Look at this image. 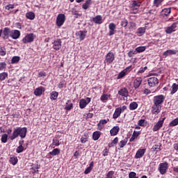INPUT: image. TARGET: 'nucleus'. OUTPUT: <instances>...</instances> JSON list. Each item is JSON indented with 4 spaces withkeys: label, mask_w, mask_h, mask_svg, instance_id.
<instances>
[{
    "label": "nucleus",
    "mask_w": 178,
    "mask_h": 178,
    "mask_svg": "<svg viewBox=\"0 0 178 178\" xmlns=\"http://www.w3.org/2000/svg\"><path fill=\"white\" fill-rule=\"evenodd\" d=\"M172 12V8H164L162 10V11L161 12V14L162 16H169L170 15Z\"/></svg>",
    "instance_id": "obj_27"
},
{
    "label": "nucleus",
    "mask_w": 178,
    "mask_h": 178,
    "mask_svg": "<svg viewBox=\"0 0 178 178\" xmlns=\"http://www.w3.org/2000/svg\"><path fill=\"white\" fill-rule=\"evenodd\" d=\"M145 49H147V47H145V46H140L136 48L135 51H136V54H141V52H144Z\"/></svg>",
    "instance_id": "obj_42"
},
{
    "label": "nucleus",
    "mask_w": 178,
    "mask_h": 178,
    "mask_svg": "<svg viewBox=\"0 0 178 178\" xmlns=\"http://www.w3.org/2000/svg\"><path fill=\"white\" fill-rule=\"evenodd\" d=\"M26 136H27V128L17 127L13 131L12 136H10L9 138L11 140H13L15 138H17L18 136H20L21 138H26Z\"/></svg>",
    "instance_id": "obj_1"
},
{
    "label": "nucleus",
    "mask_w": 178,
    "mask_h": 178,
    "mask_svg": "<svg viewBox=\"0 0 178 178\" xmlns=\"http://www.w3.org/2000/svg\"><path fill=\"white\" fill-rule=\"evenodd\" d=\"M92 22L95 23V24H102L104 23V20H102V16L97 15L96 17H93Z\"/></svg>",
    "instance_id": "obj_20"
},
{
    "label": "nucleus",
    "mask_w": 178,
    "mask_h": 178,
    "mask_svg": "<svg viewBox=\"0 0 178 178\" xmlns=\"http://www.w3.org/2000/svg\"><path fill=\"white\" fill-rule=\"evenodd\" d=\"M6 69V63H0V71L5 70Z\"/></svg>",
    "instance_id": "obj_58"
},
{
    "label": "nucleus",
    "mask_w": 178,
    "mask_h": 178,
    "mask_svg": "<svg viewBox=\"0 0 178 178\" xmlns=\"http://www.w3.org/2000/svg\"><path fill=\"white\" fill-rule=\"evenodd\" d=\"M177 54H178L177 50L169 49V50H167V51H164L163 55L164 56H169V55H176Z\"/></svg>",
    "instance_id": "obj_24"
},
{
    "label": "nucleus",
    "mask_w": 178,
    "mask_h": 178,
    "mask_svg": "<svg viewBox=\"0 0 178 178\" xmlns=\"http://www.w3.org/2000/svg\"><path fill=\"white\" fill-rule=\"evenodd\" d=\"M165 102V95H159L154 97L153 102L155 105L162 106V104Z\"/></svg>",
    "instance_id": "obj_2"
},
{
    "label": "nucleus",
    "mask_w": 178,
    "mask_h": 178,
    "mask_svg": "<svg viewBox=\"0 0 178 178\" xmlns=\"http://www.w3.org/2000/svg\"><path fill=\"white\" fill-rule=\"evenodd\" d=\"M145 122V120H139L138 122V126H140L142 127H144V123Z\"/></svg>",
    "instance_id": "obj_61"
},
{
    "label": "nucleus",
    "mask_w": 178,
    "mask_h": 178,
    "mask_svg": "<svg viewBox=\"0 0 178 178\" xmlns=\"http://www.w3.org/2000/svg\"><path fill=\"white\" fill-rule=\"evenodd\" d=\"M1 143H3V144L8 143V134H3L1 136Z\"/></svg>",
    "instance_id": "obj_45"
},
{
    "label": "nucleus",
    "mask_w": 178,
    "mask_h": 178,
    "mask_svg": "<svg viewBox=\"0 0 178 178\" xmlns=\"http://www.w3.org/2000/svg\"><path fill=\"white\" fill-rule=\"evenodd\" d=\"M52 145H55V147H59V140L58 139H53Z\"/></svg>",
    "instance_id": "obj_59"
},
{
    "label": "nucleus",
    "mask_w": 178,
    "mask_h": 178,
    "mask_svg": "<svg viewBox=\"0 0 178 178\" xmlns=\"http://www.w3.org/2000/svg\"><path fill=\"white\" fill-rule=\"evenodd\" d=\"M76 35H78L79 40L81 41H83L84 38H86V36L87 35V31H79L76 33Z\"/></svg>",
    "instance_id": "obj_19"
},
{
    "label": "nucleus",
    "mask_w": 178,
    "mask_h": 178,
    "mask_svg": "<svg viewBox=\"0 0 178 178\" xmlns=\"http://www.w3.org/2000/svg\"><path fill=\"white\" fill-rule=\"evenodd\" d=\"M10 37L13 38V40H17V38H20V31L19 30H13L10 35Z\"/></svg>",
    "instance_id": "obj_18"
},
{
    "label": "nucleus",
    "mask_w": 178,
    "mask_h": 178,
    "mask_svg": "<svg viewBox=\"0 0 178 178\" xmlns=\"http://www.w3.org/2000/svg\"><path fill=\"white\" fill-rule=\"evenodd\" d=\"M3 40H8L9 38V34H10V29L9 27H6L2 31Z\"/></svg>",
    "instance_id": "obj_17"
},
{
    "label": "nucleus",
    "mask_w": 178,
    "mask_h": 178,
    "mask_svg": "<svg viewBox=\"0 0 178 178\" xmlns=\"http://www.w3.org/2000/svg\"><path fill=\"white\" fill-rule=\"evenodd\" d=\"M169 169V164L168 162L161 163L159 166V172L161 175H165Z\"/></svg>",
    "instance_id": "obj_3"
},
{
    "label": "nucleus",
    "mask_w": 178,
    "mask_h": 178,
    "mask_svg": "<svg viewBox=\"0 0 178 178\" xmlns=\"http://www.w3.org/2000/svg\"><path fill=\"white\" fill-rule=\"evenodd\" d=\"M113 175H115V171H109L106 175V177L113 178Z\"/></svg>",
    "instance_id": "obj_54"
},
{
    "label": "nucleus",
    "mask_w": 178,
    "mask_h": 178,
    "mask_svg": "<svg viewBox=\"0 0 178 178\" xmlns=\"http://www.w3.org/2000/svg\"><path fill=\"white\" fill-rule=\"evenodd\" d=\"M140 134H141V131H134L133 134H132V136L129 139V142L133 143V141H134V140H136V138L140 136Z\"/></svg>",
    "instance_id": "obj_26"
},
{
    "label": "nucleus",
    "mask_w": 178,
    "mask_h": 178,
    "mask_svg": "<svg viewBox=\"0 0 178 178\" xmlns=\"http://www.w3.org/2000/svg\"><path fill=\"white\" fill-rule=\"evenodd\" d=\"M6 55V49L4 47L0 49V56H5Z\"/></svg>",
    "instance_id": "obj_53"
},
{
    "label": "nucleus",
    "mask_w": 178,
    "mask_h": 178,
    "mask_svg": "<svg viewBox=\"0 0 178 178\" xmlns=\"http://www.w3.org/2000/svg\"><path fill=\"white\" fill-rule=\"evenodd\" d=\"M178 124V118L174 119L172 121H171L169 124L170 127H175V126H177Z\"/></svg>",
    "instance_id": "obj_43"
},
{
    "label": "nucleus",
    "mask_w": 178,
    "mask_h": 178,
    "mask_svg": "<svg viewBox=\"0 0 178 178\" xmlns=\"http://www.w3.org/2000/svg\"><path fill=\"white\" fill-rule=\"evenodd\" d=\"M113 60H115V54L112 52H108L106 56L105 61L111 64L113 63Z\"/></svg>",
    "instance_id": "obj_13"
},
{
    "label": "nucleus",
    "mask_w": 178,
    "mask_h": 178,
    "mask_svg": "<svg viewBox=\"0 0 178 178\" xmlns=\"http://www.w3.org/2000/svg\"><path fill=\"white\" fill-rule=\"evenodd\" d=\"M65 20L66 16L65 15V14H59L56 18V25L58 26V27H62Z\"/></svg>",
    "instance_id": "obj_4"
},
{
    "label": "nucleus",
    "mask_w": 178,
    "mask_h": 178,
    "mask_svg": "<svg viewBox=\"0 0 178 178\" xmlns=\"http://www.w3.org/2000/svg\"><path fill=\"white\" fill-rule=\"evenodd\" d=\"M9 162L10 163H11V165H13V166H15V165H17V162H19V159H17V156H10Z\"/></svg>",
    "instance_id": "obj_28"
},
{
    "label": "nucleus",
    "mask_w": 178,
    "mask_h": 178,
    "mask_svg": "<svg viewBox=\"0 0 178 178\" xmlns=\"http://www.w3.org/2000/svg\"><path fill=\"white\" fill-rule=\"evenodd\" d=\"M8 72H1L0 73V81H3L8 79Z\"/></svg>",
    "instance_id": "obj_40"
},
{
    "label": "nucleus",
    "mask_w": 178,
    "mask_h": 178,
    "mask_svg": "<svg viewBox=\"0 0 178 178\" xmlns=\"http://www.w3.org/2000/svg\"><path fill=\"white\" fill-rule=\"evenodd\" d=\"M99 137H101V131H96L92 134V138L94 141H97V140H99Z\"/></svg>",
    "instance_id": "obj_33"
},
{
    "label": "nucleus",
    "mask_w": 178,
    "mask_h": 178,
    "mask_svg": "<svg viewBox=\"0 0 178 178\" xmlns=\"http://www.w3.org/2000/svg\"><path fill=\"white\" fill-rule=\"evenodd\" d=\"M139 6H141V2H137V1H133L131 6V10H132V13H134V15L138 13Z\"/></svg>",
    "instance_id": "obj_8"
},
{
    "label": "nucleus",
    "mask_w": 178,
    "mask_h": 178,
    "mask_svg": "<svg viewBox=\"0 0 178 178\" xmlns=\"http://www.w3.org/2000/svg\"><path fill=\"white\" fill-rule=\"evenodd\" d=\"M119 142V138L118 137H115L111 143L110 144L109 147H113V145H115Z\"/></svg>",
    "instance_id": "obj_50"
},
{
    "label": "nucleus",
    "mask_w": 178,
    "mask_h": 178,
    "mask_svg": "<svg viewBox=\"0 0 178 178\" xmlns=\"http://www.w3.org/2000/svg\"><path fill=\"white\" fill-rule=\"evenodd\" d=\"M162 109V106H159L158 104H153L152 106V115H158V113H161Z\"/></svg>",
    "instance_id": "obj_11"
},
{
    "label": "nucleus",
    "mask_w": 178,
    "mask_h": 178,
    "mask_svg": "<svg viewBox=\"0 0 178 178\" xmlns=\"http://www.w3.org/2000/svg\"><path fill=\"white\" fill-rule=\"evenodd\" d=\"M72 15H74V16H75V17H79V16H80V14H79V11H77V10H76V8H72Z\"/></svg>",
    "instance_id": "obj_52"
},
{
    "label": "nucleus",
    "mask_w": 178,
    "mask_h": 178,
    "mask_svg": "<svg viewBox=\"0 0 178 178\" xmlns=\"http://www.w3.org/2000/svg\"><path fill=\"white\" fill-rule=\"evenodd\" d=\"M165 119H166V118H163L158 121V122L153 127V131H158V130H159L162 126H163V122H165Z\"/></svg>",
    "instance_id": "obj_12"
},
{
    "label": "nucleus",
    "mask_w": 178,
    "mask_h": 178,
    "mask_svg": "<svg viewBox=\"0 0 178 178\" xmlns=\"http://www.w3.org/2000/svg\"><path fill=\"white\" fill-rule=\"evenodd\" d=\"M177 90H178L177 84L173 83L172 86V90L170 92V95H173V94H176V92H177Z\"/></svg>",
    "instance_id": "obj_39"
},
{
    "label": "nucleus",
    "mask_w": 178,
    "mask_h": 178,
    "mask_svg": "<svg viewBox=\"0 0 178 178\" xmlns=\"http://www.w3.org/2000/svg\"><path fill=\"white\" fill-rule=\"evenodd\" d=\"M146 152L147 149H139L135 154V159H140V158H143Z\"/></svg>",
    "instance_id": "obj_14"
},
{
    "label": "nucleus",
    "mask_w": 178,
    "mask_h": 178,
    "mask_svg": "<svg viewBox=\"0 0 178 178\" xmlns=\"http://www.w3.org/2000/svg\"><path fill=\"white\" fill-rule=\"evenodd\" d=\"M108 154H109V149H104L103 150V156H108Z\"/></svg>",
    "instance_id": "obj_64"
},
{
    "label": "nucleus",
    "mask_w": 178,
    "mask_h": 178,
    "mask_svg": "<svg viewBox=\"0 0 178 178\" xmlns=\"http://www.w3.org/2000/svg\"><path fill=\"white\" fill-rule=\"evenodd\" d=\"M20 60V57L17 56H15L11 59V63H17Z\"/></svg>",
    "instance_id": "obj_44"
},
{
    "label": "nucleus",
    "mask_w": 178,
    "mask_h": 178,
    "mask_svg": "<svg viewBox=\"0 0 178 178\" xmlns=\"http://www.w3.org/2000/svg\"><path fill=\"white\" fill-rule=\"evenodd\" d=\"M118 95L121 97H129V90L127 88H123L118 91Z\"/></svg>",
    "instance_id": "obj_23"
},
{
    "label": "nucleus",
    "mask_w": 178,
    "mask_h": 178,
    "mask_svg": "<svg viewBox=\"0 0 178 178\" xmlns=\"http://www.w3.org/2000/svg\"><path fill=\"white\" fill-rule=\"evenodd\" d=\"M152 151H153V152L156 151V152H159V151H161V148L156 147V145H154L152 147Z\"/></svg>",
    "instance_id": "obj_63"
},
{
    "label": "nucleus",
    "mask_w": 178,
    "mask_h": 178,
    "mask_svg": "<svg viewBox=\"0 0 178 178\" xmlns=\"http://www.w3.org/2000/svg\"><path fill=\"white\" fill-rule=\"evenodd\" d=\"M129 178H138V177H137V174L135 172H129Z\"/></svg>",
    "instance_id": "obj_57"
},
{
    "label": "nucleus",
    "mask_w": 178,
    "mask_h": 178,
    "mask_svg": "<svg viewBox=\"0 0 178 178\" xmlns=\"http://www.w3.org/2000/svg\"><path fill=\"white\" fill-rule=\"evenodd\" d=\"M109 97H111V95H108L106 94H104L101 96L100 99L101 101L104 102V101H108V99L109 98Z\"/></svg>",
    "instance_id": "obj_49"
},
{
    "label": "nucleus",
    "mask_w": 178,
    "mask_h": 178,
    "mask_svg": "<svg viewBox=\"0 0 178 178\" xmlns=\"http://www.w3.org/2000/svg\"><path fill=\"white\" fill-rule=\"evenodd\" d=\"M134 55H137V52L134 50L132 51H130L129 53H128V56L129 58H133V56H134Z\"/></svg>",
    "instance_id": "obj_55"
},
{
    "label": "nucleus",
    "mask_w": 178,
    "mask_h": 178,
    "mask_svg": "<svg viewBox=\"0 0 178 178\" xmlns=\"http://www.w3.org/2000/svg\"><path fill=\"white\" fill-rule=\"evenodd\" d=\"M108 35L111 37L116 33V25L114 23H110L108 25Z\"/></svg>",
    "instance_id": "obj_15"
},
{
    "label": "nucleus",
    "mask_w": 178,
    "mask_h": 178,
    "mask_svg": "<svg viewBox=\"0 0 178 178\" xmlns=\"http://www.w3.org/2000/svg\"><path fill=\"white\" fill-rule=\"evenodd\" d=\"M34 33H28L22 39L23 44H29L30 42H33L34 41Z\"/></svg>",
    "instance_id": "obj_7"
},
{
    "label": "nucleus",
    "mask_w": 178,
    "mask_h": 178,
    "mask_svg": "<svg viewBox=\"0 0 178 178\" xmlns=\"http://www.w3.org/2000/svg\"><path fill=\"white\" fill-rule=\"evenodd\" d=\"M127 24H129V21L126 19L121 22V26H122V27H127Z\"/></svg>",
    "instance_id": "obj_56"
},
{
    "label": "nucleus",
    "mask_w": 178,
    "mask_h": 178,
    "mask_svg": "<svg viewBox=\"0 0 178 178\" xmlns=\"http://www.w3.org/2000/svg\"><path fill=\"white\" fill-rule=\"evenodd\" d=\"M49 154V155H51L52 156H56V155H59V154H60V149H59V148L54 149Z\"/></svg>",
    "instance_id": "obj_34"
},
{
    "label": "nucleus",
    "mask_w": 178,
    "mask_h": 178,
    "mask_svg": "<svg viewBox=\"0 0 178 178\" xmlns=\"http://www.w3.org/2000/svg\"><path fill=\"white\" fill-rule=\"evenodd\" d=\"M59 95V93L56 91H53L50 94V99L51 101H56L58 99V97Z\"/></svg>",
    "instance_id": "obj_31"
},
{
    "label": "nucleus",
    "mask_w": 178,
    "mask_h": 178,
    "mask_svg": "<svg viewBox=\"0 0 178 178\" xmlns=\"http://www.w3.org/2000/svg\"><path fill=\"white\" fill-rule=\"evenodd\" d=\"M38 77H47V72H43V71L40 72L38 73Z\"/></svg>",
    "instance_id": "obj_60"
},
{
    "label": "nucleus",
    "mask_w": 178,
    "mask_h": 178,
    "mask_svg": "<svg viewBox=\"0 0 178 178\" xmlns=\"http://www.w3.org/2000/svg\"><path fill=\"white\" fill-rule=\"evenodd\" d=\"M42 92H44V88L40 86L35 89L33 94L36 95V97H40V95H42Z\"/></svg>",
    "instance_id": "obj_25"
},
{
    "label": "nucleus",
    "mask_w": 178,
    "mask_h": 178,
    "mask_svg": "<svg viewBox=\"0 0 178 178\" xmlns=\"http://www.w3.org/2000/svg\"><path fill=\"white\" fill-rule=\"evenodd\" d=\"M130 69H131V66H129L127 67L125 70H122V72H120L118 76L117 79H123L124 76H126V74H127V70H130Z\"/></svg>",
    "instance_id": "obj_21"
},
{
    "label": "nucleus",
    "mask_w": 178,
    "mask_h": 178,
    "mask_svg": "<svg viewBox=\"0 0 178 178\" xmlns=\"http://www.w3.org/2000/svg\"><path fill=\"white\" fill-rule=\"evenodd\" d=\"M92 3V0H86L85 3L82 5V8L84 9V10H87Z\"/></svg>",
    "instance_id": "obj_29"
},
{
    "label": "nucleus",
    "mask_w": 178,
    "mask_h": 178,
    "mask_svg": "<svg viewBox=\"0 0 178 178\" xmlns=\"http://www.w3.org/2000/svg\"><path fill=\"white\" fill-rule=\"evenodd\" d=\"M163 2V0H154V5L156 8L160 6V5H162V3Z\"/></svg>",
    "instance_id": "obj_47"
},
{
    "label": "nucleus",
    "mask_w": 178,
    "mask_h": 178,
    "mask_svg": "<svg viewBox=\"0 0 178 178\" xmlns=\"http://www.w3.org/2000/svg\"><path fill=\"white\" fill-rule=\"evenodd\" d=\"M120 131V127H119V126H115L110 130V134L111 136H118V134L119 133Z\"/></svg>",
    "instance_id": "obj_22"
},
{
    "label": "nucleus",
    "mask_w": 178,
    "mask_h": 178,
    "mask_svg": "<svg viewBox=\"0 0 178 178\" xmlns=\"http://www.w3.org/2000/svg\"><path fill=\"white\" fill-rule=\"evenodd\" d=\"M88 141V134H84L81 138V144H86V142Z\"/></svg>",
    "instance_id": "obj_41"
},
{
    "label": "nucleus",
    "mask_w": 178,
    "mask_h": 178,
    "mask_svg": "<svg viewBox=\"0 0 178 178\" xmlns=\"http://www.w3.org/2000/svg\"><path fill=\"white\" fill-rule=\"evenodd\" d=\"M148 86L150 88L156 87L158 84H159V81L158 80V78L154 76L150 77L147 79Z\"/></svg>",
    "instance_id": "obj_5"
},
{
    "label": "nucleus",
    "mask_w": 178,
    "mask_h": 178,
    "mask_svg": "<svg viewBox=\"0 0 178 178\" xmlns=\"http://www.w3.org/2000/svg\"><path fill=\"white\" fill-rule=\"evenodd\" d=\"M24 151V147L22 145H19V147H17L16 149V152L17 154H21V152H23Z\"/></svg>",
    "instance_id": "obj_48"
},
{
    "label": "nucleus",
    "mask_w": 178,
    "mask_h": 178,
    "mask_svg": "<svg viewBox=\"0 0 178 178\" xmlns=\"http://www.w3.org/2000/svg\"><path fill=\"white\" fill-rule=\"evenodd\" d=\"M148 69V67L145 66V67H141L139 70L138 71V74L144 73V72H145V70H147Z\"/></svg>",
    "instance_id": "obj_51"
},
{
    "label": "nucleus",
    "mask_w": 178,
    "mask_h": 178,
    "mask_svg": "<svg viewBox=\"0 0 178 178\" xmlns=\"http://www.w3.org/2000/svg\"><path fill=\"white\" fill-rule=\"evenodd\" d=\"M65 111H71V109H73V103L70 102V100H68L66 103V106L65 107Z\"/></svg>",
    "instance_id": "obj_38"
},
{
    "label": "nucleus",
    "mask_w": 178,
    "mask_h": 178,
    "mask_svg": "<svg viewBox=\"0 0 178 178\" xmlns=\"http://www.w3.org/2000/svg\"><path fill=\"white\" fill-rule=\"evenodd\" d=\"M138 108V104L136 102H133L129 104V110L130 111H136Z\"/></svg>",
    "instance_id": "obj_35"
},
{
    "label": "nucleus",
    "mask_w": 178,
    "mask_h": 178,
    "mask_svg": "<svg viewBox=\"0 0 178 178\" xmlns=\"http://www.w3.org/2000/svg\"><path fill=\"white\" fill-rule=\"evenodd\" d=\"M26 19H29V20H34L35 19V14L33 12H29L26 14Z\"/></svg>",
    "instance_id": "obj_36"
},
{
    "label": "nucleus",
    "mask_w": 178,
    "mask_h": 178,
    "mask_svg": "<svg viewBox=\"0 0 178 178\" xmlns=\"http://www.w3.org/2000/svg\"><path fill=\"white\" fill-rule=\"evenodd\" d=\"M62 48V40L60 39H56L53 42V49L55 51H59Z\"/></svg>",
    "instance_id": "obj_10"
},
{
    "label": "nucleus",
    "mask_w": 178,
    "mask_h": 178,
    "mask_svg": "<svg viewBox=\"0 0 178 178\" xmlns=\"http://www.w3.org/2000/svg\"><path fill=\"white\" fill-rule=\"evenodd\" d=\"M14 8H15V6L13 4H9L8 6H6V9L7 10H10L12 9H14Z\"/></svg>",
    "instance_id": "obj_62"
},
{
    "label": "nucleus",
    "mask_w": 178,
    "mask_h": 178,
    "mask_svg": "<svg viewBox=\"0 0 178 178\" xmlns=\"http://www.w3.org/2000/svg\"><path fill=\"white\" fill-rule=\"evenodd\" d=\"M177 27V22H174L171 26H168L165 29L166 34H172L176 31V28Z\"/></svg>",
    "instance_id": "obj_9"
},
{
    "label": "nucleus",
    "mask_w": 178,
    "mask_h": 178,
    "mask_svg": "<svg viewBox=\"0 0 178 178\" xmlns=\"http://www.w3.org/2000/svg\"><path fill=\"white\" fill-rule=\"evenodd\" d=\"M90 102H91V97H86V99H81L79 101V108L80 109H84Z\"/></svg>",
    "instance_id": "obj_6"
},
{
    "label": "nucleus",
    "mask_w": 178,
    "mask_h": 178,
    "mask_svg": "<svg viewBox=\"0 0 178 178\" xmlns=\"http://www.w3.org/2000/svg\"><path fill=\"white\" fill-rule=\"evenodd\" d=\"M120 108H115V112L113 115V119H118L120 115H122V111H120Z\"/></svg>",
    "instance_id": "obj_32"
},
{
    "label": "nucleus",
    "mask_w": 178,
    "mask_h": 178,
    "mask_svg": "<svg viewBox=\"0 0 178 178\" xmlns=\"http://www.w3.org/2000/svg\"><path fill=\"white\" fill-rule=\"evenodd\" d=\"M126 144H127V138H125L121 140L119 143V147H120L121 148H123L126 145Z\"/></svg>",
    "instance_id": "obj_46"
},
{
    "label": "nucleus",
    "mask_w": 178,
    "mask_h": 178,
    "mask_svg": "<svg viewBox=\"0 0 178 178\" xmlns=\"http://www.w3.org/2000/svg\"><path fill=\"white\" fill-rule=\"evenodd\" d=\"M38 169H40V165L38 164H35L31 168V173H38Z\"/></svg>",
    "instance_id": "obj_37"
},
{
    "label": "nucleus",
    "mask_w": 178,
    "mask_h": 178,
    "mask_svg": "<svg viewBox=\"0 0 178 178\" xmlns=\"http://www.w3.org/2000/svg\"><path fill=\"white\" fill-rule=\"evenodd\" d=\"M146 30H147V28H145V27H140L138 29V31L136 33L138 37H141L142 35H144V34H145Z\"/></svg>",
    "instance_id": "obj_30"
},
{
    "label": "nucleus",
    "mask_w": 178,
    "mask_h": 178,
    "mask_svg": "<svg viewBox=\"0 0 178 178\" xmlns=\"http://www.w3.org/2000/svg\"><path fill=\"white\" fill-rule=\"evenodd\" d=\"M141 83H143V78L142 77H137L134 81V88L135 90L139 88L141 86Z\"/></svg>",
    "instance_id": "obj_16"
}]
</instances>
